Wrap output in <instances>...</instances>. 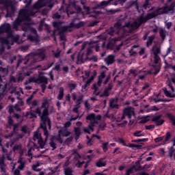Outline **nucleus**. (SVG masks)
<instances>
[{
    "label": "nucleus",
    "mask_w": 175,
    "mask_h": 175,
    "mask_svg": "<svg viewBox=\"0 0 175 175\" xmlns=\"http://www.w3.org/2000/svg\"><path fill=\"white\" fill-rule=\"evenodd\" d=\"M46 58V53L44 51L40 53H29L27 55L25 59L27 62H25V65H27L28 62L30 65L32 64H35L36 62H40V61H43Z\"/></svg>",
    "instance_id": "8"
},
{
    "label": "nucleus",
    "mask_w": 175,
    "mask_h": 175,
    "mask_svg": "<svg viewBox=\"0 0 175 175\" xmlns=\"http://www.w3.org/2000/svg\"><path fill=\"white\" fill-rule=\"evenodd\" d=\"M152 51H153L154 55H157L159 54V53H161V49L157 46H154L152 47Z\"/></svg>",
    "instance_id": "35"
},
{
    "label": "nucleus",
    "mask_w": 175,
    "mask_h": 175,
    "mask_svg": "<svg viewBox=\"0 0 175 175\" xmlns=\"http://www.w3.org/2000/svg\"><path fill=\"white\" fill-rule=\"evenodd\" d=\"M154 55V64H158L159 61L161 60V57L158 55Z\"/></svg>",
    "instance_id": "55"
},
{
    "label": "nucleus",
    "mask_w": 175,
    "mask_h": 175,
    "mask_svg": "<svg viewBox=\"0 0 175 175\" xmlns=\"http://www.w3.org/2000/svg\"><path fill=\"white\" fill-rule=\"evenodd\" d=\"M53 25L54 27L53 33L55 35H59L60 40L65 42L66 40V38L65 37V34L64 32H70V28H79V25H76L75 22H71L69 25L64 26L61 22H53Z\"/></svg>",
    "instance_id": "4"
},
{
    "label": "nucleus",
    "mask_w": 175,
    "mask_h": 175,
    "mask_svg": "<svg viewBox=\"0 0 175 175\" xmlns=\"http://www.w3.org/2000/svg\"><path fill=\"white\" fill-rule=\"evenodd\" d=\"M11 165L12 167V171L14 172L13 175H21L20 174V170L18 169L14 170L16 169V165H17V163H13V161H12Z\"/></svg>",
    "instance_id": "27"
},
{
    "label": "nucleus",
    "mask_w": 175,
    "mask_h": 175,
    "mask_svg": "<svg viewBox=\"0 0 175 175\" xmlns=\"http://www.w3.org/2000/svg\"><path fill=\"white\" fill-rule=\"evenodd\" d=\"M126 147H129L130 148H137L139 146L135 144H129L128 145L126 146Z\"/></svg>",
    "instance_id": "53"
},
{
    "label": "nucleus",
    "mask_w": 175,
    "mask_h": 175,
    "mask_svg": "<svg viewBox=\"0 0 175 175\" xmlns=\"http://www.w3.org/2000/svg\"><path fill=\"white\" fill-rule=\"evenodd\" d=\"M167 117H168V118H170V120L172 121V124L174 125V126H175V117H174V116H172V115L170 114V113H168V114H167Z\"/></svg>",
    "instance_id": "42"
},
{
    "label": "nucleus",
    "mask_w": 175,
    "mask_h": 175,
    "mask_svg": "<svg viewBox=\"0 0 175 175\" xmlns=\"http://www.w3.org/2000/svg\"><path fill=\"white\" fill-rule=\"evenodd\" d=\"M111 121H116L117 122H121L122 120H125V116L121 113H119L116 118H114V116H111Z\"/></svg>",
    "instance_id": "22"
},
{
    "label": "nucleus",
    "mask_w": 175,
    "mask_h": 175,
    "mask_svg": "<svg viewBox=\"0 0 175 175\" xmlns=\"http://www.w3.org/2000/svg\"><path fill=\"white\" fill-rule=\"evenodd\" d=\"M96 166L97 167H103V166H106V162H103L102 159H100L96 162Z\"/></svg>",
    "instance_id": "32"
},
{
    "label": "nucleus",
    "mask_w": 175,
    "mask_h": 175,
    "mask_svg": "<svg viewBox=\"0 0 175 175\" xmlns=\"http://www.w3.org/2000/svg\"><path fill=\"white\" fill-rule=\"evenodd\" d=\"M154 39H155V37L154 36L148 37V41L146 42L147 47H149V46H151V44H152Z\"/></svg>",
    "instance_id": "33"
},
{
    "label": "nucleus",
    "mask_w": 175,
    "mask_h": 175,
    "mask_svg": "<svg viewBox=\"0 0 175 175\" xmlns=\"http://www.w3.org/2000/svg\"><path fill=\"white\" fill-rule=\"evenodd\" d=\"M116 103H117V100L116 99H112V100H110L109 106L112 109H118V105H117Z\"/></svg>",
    "instance_id": "29"
},
{
    "label": "nucleus",
    "mask_w": 175,
    "mask_h": 175,
    "mask_svg": "<svg viewBox=\"0 0 175 175\" xmlns=\"http://www.w3.org/2000/svg\"><path fill=\"white\" fill-rule=\"evenodd\" d=\"M16 77L19 83V81H23V80H24V78L25 77V74L19 73L16 75Z\"/></svg>",
    "instance_id": "38"
},
{
    "label": "nucleus",
    "mask_w": 175,
    "mask_h": 175,
    "mask_svg": "<svg viewBox=\"0 0 175 175\" xmlns=\"http://www.w3.org/2000/svg\"><path fill=\"white\" fill-rule=\"evenodd\" d=\"M68 87H69L70 91H73V90H75V88H76L77 85H76V83H68Z\"/></svg>",
    "instance_id": "50"
},
{
    "label": "nucleus",
    "mask_w": 175,
    "mask_h": 175,
    "mask_svg": "<svg viewBox=\"0 0 175 175\" xmlns=\"http://www.w3.org/2000/svg\"><path fill=\"white\" fill-rule=\"evenodd\" d=\"M173 0H167V5L164 6L161 8H159L158 10H154L152 12H150L147 14L146 17L143 16V18L146 20H150V18H154V17H157V16H159V14H165L166 13H173L175 10V3H172L170 5L169 3L172 2Z\"/></svg>",
    "instance_id": "6"
},
{
    "label": "nucleus",
    "mask_w": 175,
    "mask_h": 175,
    "mask_svg": "<svg viewBox=\"0 0 175 175\" xmlns=\"http://www.w3.org/2000/svg\"><path fill=\"white\" fill-rule=\"evenodd\" d=\"M100 96H109V91L105 90L101 94H100Z\"/></svg>",
    "instance_id": "58"
},
{
    "label": "nucleus",
    "mask_w": 175,
    "mask_h": 175,
    "mask_svg": "<svg viewBox=\"0 0 175 175\" xmlns=\"http://www.w3.org/2000/svg\"><path fill=\"white\" fill-rule=\"evenodd\" d=\"M70 135H72V133L66 130V129H61L60 130H58V134L55 136V139L60 144H64L65 141L62 139V136L64 137H68V136H70Z\"/></svg>",
    "instance_id": "12"
},
{
    "label": "nucleus",
    "mask_w": 175,
    "mask_h": 175,
    "mask_svg": "<svg viewBox=\"0 0 175 175\" xmlns=\"http://www.w3.org/2000/svg\"><path fill=\"white\" fill-rule=\"evenodd\" d=\"M77 12V18H81V17H83V14L81 13V8L77 6L75 8Z\"/></svg>",
    "instance_id": "34"
},
{
    "label": "nucleus",
    "mask_w": 175,
    "mask_h": 175,
    "mask_svg": "<svg viewBox=\"0 0 175 175\" xmlns=\"http://www.w3.org/2000/svg\"><path fill=\"white\" fill-rule=\"evenodd\" d=\"M145 51H146V49H144V48H142L139 51V55H143Z\"/></svg>",
    "instance_id": "63"
},
{
    "label": "nucleus",
    "mask_w": 175,
    "mask_h": 175,
    "mask_svg": "<svg viewBox=\"0 0 175 175\" xmlns=\"http://www.w3.org/2000/svg\"><path fill=\"white\" fill-rule=\"evenodd\" d=\"M50 146L52 148V150H55V148H57V144H55L54 141L53 140L51 141Z\"/></svg>",
    "instance_id": "54"
},
{
    "label": "nucleus",
    "mask_w": 175,
    "mask_h": 175,
    "mask_svg": "<svg viewBox=\"0 0 175 175\" xmlns=\"http://www.w3.org/2000/svg\"><path fill=\"white\" fill-rule=\"evenodd\" d=\"M72 169L70 168H66L64 169V173H65V175H72Z\"/></svg>",
    "instance_id": "47"
},
{
    "label": "nucleus",
    "mask_w": 175,
    "mask_h": 175,
    "mask_svg": "<svg viewBox=\"0 0 175 175\" xmlns=\"http://www.w3.org/2000/svg\"><path fill=\"white\" fill-rule=\"evenodd\" d=\"M33 139L35 141L38 140V143L40 147H38V146L32 143V144H33V148H30L27 152V156L29 158H32V152H31L32 150H37V151H40V148L43 149L44 148V146H46V142L43 141V138H42V135L40 133L39 131H36L34 133Z\"/></svg>",
    "instance_id": "7"
},
{
    "label": "nucleus",
    "mask_w": 175,
    "mask_h": 175,
    "mask_svg": "<svg viewBox=\"0 0 175 175\" xmlns=\"http://www.w3.org/2000/svg\"><path fill=\"white\" fill-rule=\"evenodd\" d=\"M155 128V126L150 124L149 126H146V129L150 130V129H154Z\"/></svg>",
    "instance_id": "61"
},
{
    "label": "nucleus",
    "mask_w": 175,
    "mask_h": 175,
    "mask_svg": "<svg viewBox=\"0 0 175 175\" xmlns=\"http://www.w3.org/2000/svg\"><path fill=\"white\" fill-rule=\"evenodd\" d=\"M150 0H146L144 3L143 8L144 9H150L151 5L150 4Z\"/></svg>",
    "instance_id": "41"
},
{
    "label": "nucleus",
    "mask_w": 175,
    "mask_h": 175,
    "mask_svg": "<svg viewBox=\"0 0 175 175\" xmlns=\"http://www.w3.org/2000/svg\"><path fill=\"white\" fill-rule=\"evenodd\" d=\"M134 170H135V167L129 168V169L126 171V175L133 174Z\"/></svg>",
    "instance_id": "43"
},
{
    "label": "nucleus",
    "mask_w": 175,
    "mask_h": 175,
    "mask_svg": "<svg viewBox=\"0 0 175 175\" xmlns=\"http://www.w3.org/2000/svg\"><path fill=\"white\" fill-rule=\"evenodd\" d=\"M170 53H172V46H170L169 48H167L166 54L163 55V57L164 58H166V57H167V55H169V54H170Z\"/></svg>",
    "instance_id": "51"
},
{
    "label": "nucleus",
    "mask_w": 175,
    "mask_h": 175,
    "mask_svg": "<svg viewBox=\"0 0 175 175\" xmlns=\"http://www.w3.org/2000/svg\"><path fill=\"white\" fill-rule=\"evenodd\" d=\"M62 98H64V88H59V94L57 96V98L59 100H61V99H62Z\"/></svg>",
    "instance_id": "37"
},
{
    "label": "nucleus",
    "mask_w": 175,
    "mask_h": 175,
    "mask_svg": "<svg viewBox=\"0 0 175 175\" xmlns=\"http://www.w3.org/2000/svg\"><path fill=\"white\" fill-rule=\"evenodd\" d=\"M0 168L1 170H5V163L3 162V159L0 158Z\"/></svg>",
    "instance_id": "46"
},
{
    "label": "nucleus",
    "mask_w": 175,
    "mask_h": 175,
    "mask_svg": "<svg viewBox=\"0 0 175 175\" xmlns=\"http://www.w3.org/2000/svg\"><path fill=\"white\" fill-rule=\"evenodd\" d=\"M73 135L70 136L69 137H68L66 140H65V143L66 144H67V146H69V144H70V143H72L73 142Z\"/></svg>",
    "instance_id": "39"
},
{
    "label": "nucleus",
    "mask_w": 175,
    "mask_h": 175,
    "mask_svg": "<svg viewBox=\"0 0 175 175\" xmlns=\"http://www.w3.org/2000/svg\"><path fill=\"white\" fill-rule=\"evenodd\" d=\"M123 115L129 119L132 118V116H135V109L132 107L125 108L123 111Z\"/></svg>",
    "instance_id": "17"
},
{
    "label": "nucleus",
    "mask_w": 175,
    "mask_h": 175,
    "mask_svg": "<svg viewBox=\"0 0 175 175\" xmlns=\"http://www.w3.org/2000/svg\"><path fill=\"white\" fill-rule=\"evenodd\" d=\"M11 94H14V95H16V98H20V92H18V91L12 90L11 92Z\"/></svg>",
    "instance_id": "57"
},
{
    "label": "nucleus",
    "mask_w": 175,
    "mask_h": 175,
    "mask_svg": "<svg viewBox=\"0 0 175 175\" xmlns=\"http://www.w3.org/2000/svg\"><path fill=\"white\" fill-rule=\"evenodd\" d=\"M159 34L163 40H165V38L169 35V33L165 30L163 28H160Z\"/></svg>",
    "instance_id": "26"
},
{
    "label": "nucleus",
    "mask_w": 175,
    "mask_h": 175,
    "mask_svg": "<svg viewBox=\"0 0 175 175\" xmlns=\"http://www.w3.org/2000/svg\"><path fill=\"white\" fill-rule=\"evenodd\" d=\"M100 118L99 116L96 117L94 113L88 115L86 116V120L90 121V125L88 127L83 128L84 132L86 133H91V132H94V128L92 126H94V124H98V121H99Z\"/></svg>",
    "instance_id": "9"
},
{
    "label": "nucleus",
    "mask_w": 175,
    "mask_h": 175,
    "mask_svg": "<svg viewBox=\"0 0 175 175\" xmlns=\"http://www.w3.org/2000/svg\"><path fill=\"white\" fill-rule=\"evenodd\" d=\"M21 132H23V133H28V126H23L21 127Z\"/></svg>",
    "instance_id": "49"
},
{
    "label": "nucleus",
    "mask_w": 175,
    "mask_h": 175,
    "mask_svg": "<svg viewBox=\"0 0 175 175\" xmlns=\"http://www.w3.org/2000/svg\"><path fill=\"white\" fill-rule=\"evenodd\" d=\"M30 83H36V84H41V88L42 90V92H44L46 90V85L49 83L47 81V78L45 77H40L38 78H30L29 80L25 82V84H30Z\"/></svg>",
    "instance_id": "10"
},
{
    "label": "nucleus",
    "mask_w": 175,
    "mask_h": 175,
    "mask_svg": "<svg viewBox=\"0 0 175 175\" xmlns=\"http://www.w3.org/2000/svg\"><path fill=\"white\" fill-rule=\"evenodd\" d=\"M161 115H157L154 116L152 118V121L153 122H155L156 125H157V126H159L161 125H162L163 124V122H165V120H163V119H161Z\"/></svg>",
    "instance_id": "19"
},
{
    "label": "nucleus",
    "mask_w": 175,
    "mask_h": 175,
    "mask_svg": "<svg viewBox=\"0 0 175 175\" xmlns=\"http://www.w3.org/2000/svg\"><path fill=\"white\" fill-rule=\"evenodd\" d=\"M102 148L104 152H107V150H109V142L103 143Z\"/></svg>",
    "instance_id": "36"
},
{
    "label": "nucleus",
    "mask_w": 175,
    "mask_h": 175,
    "mask_svg": "<svg viewBox=\"0 0 175 175\" xmlns=\"http://www.w3.org/2000/svg\"><path fill=\"white\" fill-rule=\"evenodd\" d=\"M13 150L16 153L20 154V155H23L24 154V151L23 150L21 144L15 145L13 148Z\"/></svg>",
    "instance_id": "23"
},
{
    "label": "nucleus",
    "mask_w": 175,
    "mask_h": 175,
    "mask_svg": "<svg viewBox=\"0 0 175 175\" xmlns=\"http://www.w3.org/2000/svg\"><path fill=\"white\" fill-rule=\"evenodd\" d=\"M106 77V74L105 73V72H101V74L100 75V76L98 77V81L97 82V85L94 84V95H99V92H96L97 90H98V87H100L102 82L103 81V79H105Z\"/></svg>",
    "instance_id": "15"
},
{
    "label": "nucleus",
    "mask_w": 175,
    "mask_h": 175,
    "mask_svg": "<svg viewBox=\"0 0 175 175\" xmlns=\"http://www.w3.org/2000/svg\"><path fill=\"white\" fill-rule=\"evenodd\" d=\"M84 105L87 110H90L91 109V105L88 103V100H85Z\"/></svg>",
    "instance_id": "52"
},
{
    "label": "nucleus",
    "mask_w": 175,
    "mask_h": 175,
    "mask_svg": "<svg viewBox=\"0 0 175 175\" xmlns=\"http://www.w3.org/2000/svg\"><path fill=\"white\" fill-rule=\"evenodd\" d=\"M100 13H101V12H100V11H96V10H94L92 14H90V16H91L92 17H95V18H96V17H98V14H100Z\"/></svg>",
    "instance_id": "44"
},
{
    "label": "nucleus",
    "mask_w": 175,
    "mask_h": 175,
    "mask_svg": "<svg viewBox=\"0 0 175 175\" xmlns=\"http://www.w3.org/2000/svg\"><path fill=\"white\" fill-rule=\"evenodd\" d=\"M33 33H34V36L29 35L27 36V39L29 40H31V42H36L38 41V35H36V30L33 29Z\"/></svg>",
    "instance_id": "25"
},
{
    "label": "nucleus",
    "mask_w": 175,
    "mask_h": 175,
    "mask_svg": "<svg viewBox=\"0 0 175 175\" xmlns=\"http://www.w3.org/2000/svg\"><path fill=\"white\" fill-rule=\"evenodd\" d=\"M115 59L116 56L109 55L105 59V62L107 65H111L112 64H114Z\"/></svg>",
    "instance_id": "20"
},
{
    "label": "nucleus",
    "mask_w": 175,
    "mask_h": 175,
    "mask_svg": "<svg viewBox=\"0 0 175 175\" xmlns=\"http://www.w3.org/2000/svg\"><path fill=\"white\" fill-rule=\"evenodd\" d=\"M72 125V123L70 122H67L64 124V127L62 128V129H66V128H69Z\"/></svg>",
    "instance_id": "59"
},
{
    "label": "nucleus",
    "mask_w": 175,
    "mask_h": 175,
    "mask_svg": "<svg viewBox=\"0 0 175 175\" xmlns=\"http://www.w3.org/2000/svg\"><path fill=\"white\" fill-rule=\"evenodd\" d=\"M129 54L131 57H135L137 53L136 51H133V49L129 51Z\"/></svg>",
    "instance_id": "60"
},
{
    "label": "nucleus",
    "mask_w": 175,
    "mask_h": 175,
    "mask_svg": "<svg viewBox=\"0 0 175 175\" xmlns=\"http://www.w3.org/2000/svg\"><path fill=\"white\" fill-rule=\"evenodd\" d=\"M119 143L120 144H122V146H126V144H125V141L124 139H119Z\"/></svg>",
    "instance_id": "64"
},
{
    "label": "nucleus",
    "mask_w": 175,
    "mask_h": 175,
    "mask_svg": "<svg viewBox=\"0 0 175 175\" xmlns=\"http://www.w3.org/2000/svg\"><path fill=\"white\" fill-rule=\"evenodd\" d=\"M75 140H79L81 135V132L80 131V128L79 127H75Z\"/></svg>",
    "instance_id": "28"
},
{
    "label": "nucleus",
    "mask_w": 175,
    "mask_h": 175,
    "mask_svg": "<svg viewBox=\"0 0 175 175\" xmlns=\"http://www.w3.org/2000/svg\"><path fill=\"white\" fill-rule=\"evenodd\" d=\"M23 1V0H19ZM51 0H38L33 4L32 8H28V5H31L32 0H23L24 3H26V7L19 11V14L16 21L13 23V29L17 31L19 25L21 26L23 31H27L29 29V25L32 24L31 22L30 16H34L35 14L39 12V9L46 6L47 2H50Z\"/></svg>",
    "instance_id": "1"
},
{
    "label": "nucleus",
    "mask_w": 175,
    "mask_h": 175,
    "mask_svg": "<svg viewBox=\"0 0 175 175\" xmlns=\"http://www.w3.org/2000/svg\"><path fill=\"white\" fill-rule=\"evenodd\" d=\"M49 107H50L49 100L45 98L42 102L41 107L36 109V113L39 115L41 119L40 128L44 131L45 142H47L49 136H50V133H49V131H47V127L46 126V122L48 124L49 129H51V122L50 121V118H49Z\"/></svg>",
    "instance_id": "3"
},
{
    "label": "nucleus",
    "mask_w": 175,
    "mask_h": 175,
    "mask_svg": "<svg viewBox=\"0 0 175 175\" xmlns=\"http://www.w3.org/2000/svg\"><path fill=\"white\" fill-rule=\"evenodd\" d=\"M94 76H92L85 83V84H87L88 85H90V84H91V83H92V81H94Z\"/></svg>",
    "instance_id": "56"
},
{
    "label": "nucleus",
    "mask_w": 175,
    "mask_h": 175,
    "mask_svg": "<svg viewBox=\"0 0 175 175\" xmlns=\"http://www.w3.org/2000/svg\"><path fill=\"white\" fill-rule=\"evenodd\" d=\"M0 3L5 5L7 10L5 17H12V15L14 14V10H16L14 2L10 0H4L3 1H0Z\"/></svg>",
    "instance_id": "11"
},
{
    "label": "nucleus",
    "mask_w": 175,
    "mask_h": 175,
    "mask_svg": "<svg viewBox=\"0 0 175 175\" xmlns=\"http://www.w3.org/2000/svg\"><path fill=\"white\" fill-rule=\"evenodd\" d=\"M72 100H76V103H80V105H81V103L83 102V99L84 98V96L80 95L77 98V94H76V93H72Z\"/></svg>",
    "instance_id": "21"
},
{
    "label": "nucleus",
    "mask_w": 175,
    "mask_h": 175,
    "mask_svg": "<svg viewBox=\"0 0 175 175\" xmlns=\"http://www.w3.org/2000/svg\"><path fill=\"white\" fill-rule=\"evenodd\" d=\"M3 32H6L7 33H8V35L7 36V38H4L2 40V43H4L5 44H13L14 42L20 43L18 42L20 36L13 35V31H12L10 24L5 23L0 27V33H3Z\"/></svg>",
    "instance_id": "5"
},
{
    "label": "nucleus",
    "mask_w": 175,
    "mask_h": 175,
    "mask_svg": "<svg viewBox=\"0 0 175 175\" xmlns=\"http://www.w3.org/2000/svg\"><path fill=\"white\" fill-rule=\"evenodd\" d=\"M40 163H36V164H33L32 166V169L33 170H35V172H39V169H37V167H39L40 166Z\"/></svg>",
    "instance_id": "48"
},
{
    "label": "nucleus",
    "mask_w": 175,
    "mask_h": 175,
    "mask_svg": "<svg viewBox=\"0 0 175 175\" xmlns=\"http://www.w3.org/2000/svg\"><path fill=\"white\" fill-rule=\"evenodd\" d=\"M17 163H20V165L18 167V169L19 170H23V169L25 167V163H27V161L23 157H20Z\"/></svg>",
    "instance_id": "24"
},
{
    "label": "nucleus",
    "mask_w": 175,
    "mask_h": 175,
    "mask_svg": "<svg viewBox=\"0 0 175 175\" xmlns=\"http://www.w3.org/2000/svg\"><path fill=\"white\" fill-rule=\"evenodd\" d=\"M25 117H27V118H36V112L35 111H31L27 112L26 115H25Z\"/></svg>",
    "instance_id": "31"
},
{
    "label": "nucleus",
    "mask_w": 175,
    "mask_h": 175,
    "mask_svg": "<svg viewBox=\"0 0 175 175\" xmlns=\"http://www.w3.org/2000/svg\"><path fill=\"white\" fill-rule=\"evenodd\" d=\"M170 133H167L165 137H159L154 139L155 143H159V142H163V144H166L167 142H169V139H170Z\"/></svg>",
    "instance_id": "18"
},
{
    "label": "nucleus",
    "mask_w": 175,
    "mask_h": 175,
    "mask_svg": "<svg viewBox=\"0 0 175 175\" xmlns=\"http://www.w3.org/2000/svg\"><path fill=\"white\" fill-rule=\"evenodd\" d=\"M72 155H73L74 159H73V165H75L77 167H81L83 165H84L85 162L84 161H81V157L77 151L73 150Z\"/></svg>",
    "instance_id": "14"
},
{
    "label": "nucleus",
    "mask_w": 175,
    "mask_h": 175,
    "mask_svg": "<svg viewBox=\"0 0 175 175\" xmlns=\"http://www.w3.org/2000/svg\"><path fill=\"white\" fill-rule=\"evenodd\" d=\"M133 135L135 137H143L144 136L146 135V133H144L142 131H136L135 132L133 133Z\"/></svg>",
    "instance_id": "30"
},
{
    "label": "nucleus",
    "mask_w": 175,
    "mask_h": 175,
    "mask_svg": "<svg viewBox=\"0 0 175 175\" xmlns=\"http://www.w3.org/2000/svg\"><path fill=\"white\" fill-rule=\"evenodd\" d=\"M62 12L64 14H62ZM75 14V12H72L69 11V9H67L66 11L65 12L62 7L61 9L59 10V12H57L53 15V18H61V17H62V18H64V16L65 14H67L69 17L70 14Z\"/></svg>",
    "instance_id": "16"
},
{
    "label": "nucleus",
    "mask_w": 175,
    "mask_h": 175,
    "mask_svg": "<svg viewBox=\"0 0 175 175\" xmlns=\"http://www.w3.org/2000/svg\"><path fill=\"white\" fill-rule=\"evenodd\" d=\"M28 49H29V45H26L21 47L22 51H26V50H28Z\"/></svg>",
    "instance_id": "62"
},
{
    "label": "nucleus",
    "mask_w": 175,
    "mask_h": 175,
    "mask_svg": "<svg viewBox=\"0 0 175 175\" xmlns=\"http://www.w3.org/2000/svg\"><path fill=\"white\" fill-rule=\"evenodd\" d=\"M146 23V19L143 18V15L137 18L133 23L129 22L124 25V21L120 20L114 25V28L111 27L107 31V34L113 36L114 33H121V32H132L135 29H137L142 24Z\"/></svg>",
    "instance_id": "2"
},
{
    "label": "nucleus",
    "mask_w": 175,
    "mask_h": 175,
    "mask_svg": "<svg viewBox=\"0 0 175 175\" xmlns=\"http://www.w3.org/2000/svg\"><path fill=\"white\" fill-rule=\"evenodd\" d=\"M167 84L170 88H171L172 92L167 91V89L166 88H163V91L166 96L168 98H174V88H173V84H175V79L171 78L169 79L167 81Z\"/></svg>",
    "instance_id": "13"
},
{
    "label": "nucleus",
    "mask_w": 175,
    "mask_h": 175,
    "mask_svg": "<svg viewBox=\"0 0 175 175\" xmlns=\"http://www.w3.org/2000/svg\"><path fill=\"white\" fill-rule=\"evenodd\" d=\"M0 73H2V75H8V68L0 67Z\"/></svg>",
    "instance_id": "45"
},
{
    "label": "nucleus",
    "mask_w": 175,
    "mask_h": 175,
    "mask_svg": "<svg viewBox=\"0 0 175 175\" xmlns=\"http://www.w3.org/2000/svg\"><path fill=\"white\" fill-rule=\"evenodd\" d=\"M80 105H81L80 103H77V105H75V107L72 109V111H74V113H77V114H79V109L81 107Z\"/></svg>",
    "instance_id": "40"
}]
</instances>
